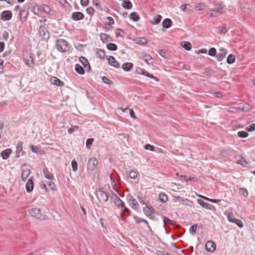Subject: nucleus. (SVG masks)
I'll return each mask as SVG.
<instances>
[{"mask_svg": "<svg viewBox=\"0 0 255 255\" xmlns=\"http://www.w3.org/2000/svg\"><path fill=\"white\" fill-rule=\"evenodd\" d=\"M55 47L59 51L65 52L69 50L70 45L66 40L58 39L55 41Z\"/></svg>", "mask_w": 255, "mask_h": 255, "instance_id": "obj_1", "label": "nucleus"}, {"mask_svg": "<svg viewBox=\"0 0 255 255\" xmlns=\"http://www.w3.org/2000/svg\"><path fill=\"white\" fill-rule=\"evenodd\" d=\"M143 208L144 213L150 219H153L155 217L153 215L154 210L153 207L150 204H147Z\"/></svg>", "mask_w": 255, "mask_h": 255, "instance_id": "obj_2", "label": "nucleus"}, {"mask_svg": "<svg viewBox=\"0 0 255 255\" xmlns=\"http://www.w3.org/2000/svg\"><path fill=\"white\" fill-rule=\"evenodd\" d=\"M28 213L32 216L38 219H44L40 209L37 208H30L27 210Z\"/></svg>", "mask_w": 255, "mask_h": 255, "instance_id": "obj_3", "label": "nucleus"}, {"mask_svg": "<svg viewBox=\"0 0 255 255\" xmlns=\"http://www.w3.org/2000/svg\"><path fill=\"white\" fill-rule=\"evenodd\" d=\"M127 199L129 205L134 210H137L139 208V205L137 201L130 194L127 196Z\"/></svg>", "mask_w": 255, "mask_h": 255, "instance_id": "obj_4", "label": "nucleus"}, {"mask_svg": "<svg viewBox=\"0 0 255 255\" xmlns=\"http://www.w3.org/2000/svg\"><path fill=\"white\" fill-rule=\"evenodd\" d=\"M21 179L23 181H25L31 173L30 170L27 168L25 164H23L21 167Z\"/></svg>", "mask_w": 255, "mask_h": 255, "instance_id": "obj_5", "label": "nucleus"}, {"mask_svg": "<svg viewBox=\"0 0 255 255\" xmlns=\"http://www.w3.org/2000/svg\"><path fill=\"white\" fill-rule=\"evenodd\" d=\"M39 33L43 39L47 40L49 38V33L44 25H40L39 28Z\"/></svg>", "mask_w": 255, "mask_h": 255, "instance_id": "obj_6", "label": "nucleus"}, {"mask_svg": "<svg viewBox=\"0 0 255 255\" xmlns=\"http://www.w3.org/2000/svg\"><path fill=\"white\" fill-rule=\"evenodd\" d=\"M98 164V160L96 158L93 157L90 159L87 163V169L93 171Z\"/></svg>", "mask_w": 255, "mask_h": 255, "instance_id": "obj_7", "label": "nucleus"}, {"mask_svg": "<svg viewBox=\"0 0 255 255\" xmlns=\"http://www.w3.org/2000/svg\"><path fill=\"white\" fill-rule=\"evenodd\" d=\"M97 197L99 200H101L104 202H107L109 200V195L102 188L99 189Z\"/></svg>", "mask_w": 255, "mask_h": 255, "instance_id": "obj_8", "label": "nucleus"}, {"mask_svg": "<svg viewBox=\"0 0 255 255\" xmlns=\"http://www.w3.org/2000/svg\"><path fill=\"white\" fill-rule=\"evenodd\" d=\"M33 179L34 177L31 176L26 183L25 188L28 192H30L33 190L34 185Z\"/></svg>", "mask_w": 255, "mask_h": 255, "instance_id": "obj_9", "label": "nucleus"}, {"mask_svg": "<svg viewBox=\"0 0 255 255\" xmlns=\"http://www.w3.org/2000/svg\"><path fill=\"white\" fill-rule=\"evenodd\" d=\"M205 248L207 251L212 252L216 249V244L213 241H209L206 243Z\"/></svg>", "mask_w": 255, "mask_h": 255, "instance_id": "obj_10", "label": "nucleus"}, {"mask_svg": "<svg viewBox=\"0 0 255 255\" xmlns=\"http://www.w3.org/2000/svg\"><path fill=\"white\" fill-rule=\"evenodd\" d=\"M12 17V12L9 10H4L1 14V18L3 20H9Z\"/></svg>", "mask_w": 255, "mask_h": 255, "instance_id": "obj_11", "label": "nucleus"}, {"mask_svg": "<svg viewBox=\"0 0 255 255\" xmlns=\"http://www.w3.org/2000/svg\"><path fill=\"white\" fill-rule=\"evenodd\" d=\"M220 53L216 55L217 60L218 61H222L227 53V50L224 48L220 49Z\"/></svg>", "mask_w": 255, "mask_h": 255, "instance_id": "obj_12", "label": "nucleus"}, {"mask_svg": "<svg viewBox=\"0 0 255 255\" xmlns=\"http://www.w3.org/2000/svg\"><path fill=\"white\" fill-rule=\"evenodd\" d=\"M72 15V18L75 21L81 20L84 17L83 13L79 11L73 12Z\"/></svg>", "mask_w": 255, "mask_h": 255, "instance_id": "obj_13", "label": "nucleus"}, {"mask_svg": "<svg viewBox=\"0 0 255 255\" xmlns=\"http://www.w3.org/2000/svg\"><path fill=\"white\" fill-rule=\"evenodd\" d=\"M50 82L52 84L58 86H63L64 85L63 81L56 77H52L50 78Z\"/></svg>", "mask_w": 255, "mask_h": 255, "instance_id": "obj_14", "label": "nucleus"}, {"mask_svg": "<svg viewBox=\"0 0 255 255\" xmlns=\"http://www.w3.org/2000/svg\"><path fill=\"white\" fill-rule=\"evenodd\" d=\"M215 6L216 8L215 10H216L219 14L225 12L226 9V6L221 3H216Z\"/></svg>", "mask_w": 255, "mask_h": 255, "instance_id": "obj_15", "label": "nucleus"}, {"mask_svg": "<svg viewBox=\"0 0 255 255\" xmlns=\"http://www.w3.org/2000/svg\"><path fill=\"white\" fill-rule=\"evenodd\" d=\"M80 60L82 63L83 67L89 72L90 70V65L87 59L84 57H81Z\"/></svg>", "mask_w": 255, "mask_h": 255, "instance_id": "obj_16", "label": "nucleus"}, {"mask_svg": "<svg viewBox=\"0 0 255 255\" xmlns=\"http://www.w3.org/2000/svg\"><path fill=\"white\" fill-rule=\"evenodd\" d=\"M109 63L115 68H119L120 64L115 58L112 56H109L108 58Z\"/></svg>", "mask_w": 255, "mask_h": 255, "instance_id": "obj_17", "label": "nucleus"}, {"mask_svg": "<svg viewBox=\"0 0 255 255\" xmlns=\"http://www.w3.org/2000/svg\"><path fill=\"white\" fill-rule=\"evenodd\" d=\"M114 203L115 205L118 208H122L124 206L125 203L116 194H115Z\"/></svg>", "mask_w": 255, "mask_h": 255, "instance_id": "obj_18", "label": "nucleus"}, {"mask_svg": "<svg viewBox=\"0 0 255 255\" xmlns=\"http://www.w3.org/2000/svg\"><path fill=\"white\" fill-rule=\"evenodd\" d=\"M238 108L245 112H248L252 109L250 104L248 103H240L238 104Z\"/></svg>", "mask_w": 255, "mask_h": 255, "instance_id": "obj_19", "label": "nucleus"}, {"mask_svg": "<svg viewBox=\"0 0 255 255\" xmlns=\"http://www.w3.org/2000/svg\"><path fill=\"white\" fill-rule=\"evenodd\" d=\"M197 202L202 207H203V208L211 210L212 207H213L212 205L208 204L207 203L204 202V201L203 200H202V199H198Z\"/></svg>", "mask_w": 255, "mask_h": 255, "instance_id": "obj_20", "label": "nucleus"}, {"mask_svg": "<svg viewBox=\"0 0 255 255\" xmlns=\"http://www.w3.org/2000/svg\"><path fill=\"white\" fill-rule=\"evenodd\" d=\"M42 171L44 176L47 179L51 180L54 179L53 175L49 172L48 169L47 167H45L44 168H43Z\"/></svg>", "mask_w": 255, "mask_h": 255, "instance_id": "obj_21", "label": "nucleus"}, {"mask_svg": "<svg viewBox=\"0 0 255 255\" xmlns=\"http://www.w3.org/2000/svg\"><path fill=\"white\" fill-rule=\"evenodd\" d=\"M134 41L135 43L141 45H145L147 43V39L144 37L136 38L134 39Z\"/></svg>", "mask_w": 255, "mask_h": 255, "instance_id": "obj_22", "label": "nucleus"}, {"mask_svg": "<svg viewBox=\"0 0 255 255\" xmlns=\"http://www.w3.org/2000/svg\"><path fill=\"white\" fill-rule=\"evenodd\" d=\"M101 40L104 43L112 41V37L105 33H101L100 35Z\"/></svg>", "mask_w": 255, "mask_h": 255, "instance_id": "obj_23", "label": "nucleus"}, {"mask_svg": "<svg viewBox=\"0 0 255 255\" xmlns=\"http://www.w3.org/2000/svg\"><path fill=\"white\" fill-rule=\"evenodd\" d=\"M11 152V150L9 148H7L4 150H3L1 152V156L3 159H7L8 157L9 156V155L10 153Z\"/></svg>", "mask_w": 255, "mask_h": 255, "instance_id": "obj_24", "label": "nucleus"}, {"mask_svg": "<svg viewBox=\"0 0 255 255\" xmlns=\"http://www.w3.org/2000/svg\"><path fill=\"white\" fill-rule=\"evenodd\" d=\"M172 24V20L169 18H165L162 21V26L165 28H168L171 26Z\"/></svg>", "mask_w": 255, "mask_h": 255, "instance_id": "obj_25", "label": "nucleus"}, {"mask_svg": "<svg viewBox=\"0 0 255 255\" xmlns=\"http://www.w3.org/2000/svg\"><path fill=\"white\" fill-rule=\"evenodd\" d=\"M133 64L130 62L125 63L123 64L122 67L125 71H129L133 67Z\"/></svg>", "mask_w": 255, "mask_h": 255, "instance_id": "obj_26", "label": "nucleus"}, {"mask_svg": "<svg viewBox=\"0 0 255 255\" xmlns=\"http://www.w3.org/2000/svg\"><path fill=\"white\" fill-rule=\"evenodd\" d=\"M75 71L79 74L83 75L85 73V71L82 66L79 64H76L75 67Z\"/></svg>", "mask_w": 255, "mask_h": 255, "instance_id": "obj_27", "label": "nucleus"}, {"mask_svg": "<svg viewBox=\"0 0 255 255\" xmlns=\"http://www.w3.org/2000/svg\"><path fill=\"white\" fill-rule=\"evenodd\" d=\"M122 6L126 9H130L132 7V3L129 0H124Z\"/></svg>", "mask_w": 255, "mask_h": 255, "instance_id": "obj_28", "label": "nucleus"}, {"mask_svg": "<svg viewBox=\"0 0 255 255\" xmlns=\"http://www.w3.org/2000/svg\"><path fill=\"white\" fill-rule=\"evenodd\" d=\"M25 63L29 67L33 68L34 65L33 60L31 56L25 59Z\"/></svg>", "mask_w": 255, "mask_h": 255, "instance_id": "obj_29", "label": "nucleus"}, {"mask_svg": "<svg viewBox=\"0 0 255 255\" xmlns=\"http://www.w3.org/2000/svg\"><path fill=\"white\" fill-rule=\"evenodd\" d=\"M30 148L31 151L34 153L42 154L43 152V150H41L37 146H34L31 144L30 145Z\"/></svg>", "mask_w": 255, "mask_h": 255, "instance_id": "obj_30", "label": "nucleus"}, {"mask_svg": "<svg viewBox=\"0 0 255 255\" xmlns=\"http://www.w3.org/2000/svg\"><path fill=\"white\" fill-rule=\"evenodd\" d=\"M129 17L130 18L134 21H137L139 19V16L136 12L131 13Z\"/></svg>", "mask_w": 255, "mask_h": 255, "instance_id": "obj_31", "label": "nucleus"}, {"mask_svg": "<svg viewBox=\"0 0 255 255\" xmlns=\"http://www.w3.org/2000/svg\"><path fill=\"white\" fill-rule=\"evenodd\" d=\"M140 57L144 59L145 61H146L147 63H148V61L152 59L151 57L148 55L147 54L145 53H143L140 54Z\"/></svg>", "mask_w": 255, "mask_h": 255, "instance_id": "obj_32", "label": "nucleus"}, {"mask_svg": "<svg viewBox=\"0 0 255 255\" xmlns=\"http://www.w3.org/2000/svg\"><path fill=\"white\" fill-rule=\"evenodd\" d=\"M236 60L235 56L232 54L229 55L227 59V62L228 64H233L235 62Z\"/></svg>", "mask_w": 255, "mask_h": 255, "instance_id": "obj_33", "label": "nucleus"}, {"mask_svg": "<svg viewBox=\"0 0 255 255\" xmlns=\"http://www.w3.org/2000/svg\"><path fill=\"white\" fill-rule=\"evenodd\" d=\"M159 199L163 203L166 202L168 200V197L164 193H161L159 194Z\"/></svg>", "mask_w": 255, "mask_h": 255, "instance_id": "obj_34", "label": "nucleus"}, {"mask_svg": "<svg viewBox=\"0 0 255 255\" xmlns=\"http://www.w3.org/2000/svg\"><path fill=\"white\" fill-rule=\"evenodd\" d=\"M143 71V74H142L143 75L145 76L146 77H149L150 78L153 79L156 81H158V79L157 77L154 76L152 74H150L145 69Z\"/></svg>", "mask_w": 255, "mask_h": 255, "instance_id": "obj_35", "label": "nucleus"}, {"mask_svg": "<svg viewBox=\"0 0 255 255\" xmlns=\"http://www.w3.org/2000/svg\"><path fill=\"white\" fill-rule=\"evenodd\" d=\"M181 45L186 50H189L191 49V44L188 42H182Z\"/></svg>", "mask_w": 255, "mask_h": 255, "instance_id": "obj_36", "label": "nucleus"}, {"mask_svg": "<svg viewBox=\"0 0 255 255\" xmlns=\"http://www.w3.org/2000/svg\"><path fill=\"white\" fill-rule=\"evenodd\" d=\"M107 48L109 50L116 51L117 49V46L114 43H110L107 45Z\"/></svg>", "mask_w": 255, "mask_h": 255, "instance_id": "obj_37", "label": "nucleus"}, {"mask_svg": "<svg viewBox=\"0 0 255 255\" xmlns=\"http://www.w3.org/2000/svg\"><path fill=\"white\" fill-rule=\"evenodd\" d=\"M135 222L137 223H139L140 222H143L150 229V227L148 224V222L144 219H142L141 218H139V217H135Z\"/></svg>", "mask_w": 255, "mask_h": 255, "instance_id": "obj_38", "label": "nucleus"}, {"mask_svg": "<svg viewBox=\"0 0 255 255\" xmlns=\"http://www.w3.org/2000/svg\"><path fill=\"white\" fill-rule=\"evenodd\" d=\"M22 145L23 143L22 141H19L17 143L16 149V153L19 154L20 152L22 150Z\"/></svg>", "mask_w": 255, "mask_h": 255, "instance_id": "obj_39", "label": "nucleus"}, {"mask_svg": "<svg viewBox=\"0 0 255 255\" xmlns=\"http://www.w3.org/2000/svg\"><path fill=\"white\" fill-rule=\"evenodd\" d=\"M158 54L161 55L162 57L167 58L168 56V54L167 51L165 49H161L159 51Z\"/></svg>", "mask_w": 255, "mask_h": 255, "instance_id": "obj_40", "label": "nucleus"}, {"mask_svg": "<svg viewBox=\"0 0 255 255\" xmlns=\"http://www.w3.org/2000/svg\"><path fill=\"white\" fill-rule=\"evenodd\" d=\"M248 132L245 131H240L238 132V135L241 138H245L249 136Z\"/></svg>", "mask_w": 255, "mask_h": 255, "instance_id": "obj_41", "label": "nucleus"}, {"mask_svg": "<svg viewBox=\"0 0 255 255\" xmlns=\"http://www.w3.org/2000/svg\"><path fill=\"white\" fill-rule=\"evenodd\" d=\"M162 18V16L160 15H157L156 16L154 17L153 21L152 22L153 24H158Z\"/></svg>", "mask_w": 255, "mask_h": 255, "instance_id": "obj_42", "label": "nucleus"}, {"mask_svg": "<svg viewBox=\"0 0 255 255\" xmlns=\"http://www.w3.org/2000/svg\"><path fill=\"white\" fill-rule=\"evenodd\" d=\"M94 138H88L86 141V147L88 149H90L91 145L94 141Z\"/></svg>", "mask_w": 255, "mask_h": 255, "instance_id": "obj_43", "label": "nucleus"}, {"mask_svg": "<svg viewBox=\"0 0 255 255\" xmlns=\"http://www.w3.org/2000/svg\"><path fill=\"white\" fill-rule=\"evenodd\" d=\"M97 54L101 59L104 58L106 55L105 50L102 49H100L98 50Z\"/></svg>", "mask_w": 255, "mask_h": 255, "instance_id": "obj_44", "label": "nucleus"}, {"mask_svg": "<svg viewBox=\"0 0 255 255\" xmlns=\"http://www.w3.org/2000/svg\"><path fill=\"white\" fill-rule=\"evenodd\" d=\"M197 225L194 224L190 228L189 231L191 234L194 235L195 234L197 230Z\"/></svg>", "mask_w": 255, "mask_h": 255, "instance_id": "obj_45", "label": "nucleus"}, {"mask_svg": "<svg viewBox=\"0 0 255 255\" xmlns=\"http://www.w3.org/2000/svg\"><path fill=\"white\" fill-rule=\"evenodd\" d=\"M238 163L243 165L244 166H247L249 164L248 162L246 161V159L243 157H242L241 159L239 160Z\"/></svg>", "mask_w": 255, "mask_h": 255, "instance_id": "obj_46", "label": "nucleus"}, {"mask_svg": "<svg viewBox=\"0 0 255 255\" xmlns=\"http://www.w3.org/2000/svg\"><path fill=\"white\" fill-rule=\"evenodd\" d=\"M208 54L212 56H214L216 54V49L214 48H211L208 51Z\"/></svg>", "mask_w": 255, "mask_h": 255, "instance_id": "obj_47", "label": "nucleus"}, {"mask_svg": "<svg viewBox=\"0 0 255 255\" xmlns=\"http://www.w3.org/2000/svg\"><path fill=\"white\" fill-rule=\"evenodd\" d=\"M71 165H72L73 170L74 171H76L78 169L77 162L75 160H73L71 162Z\"/></svg>", "mask_w": 255, "mask_h": 255, "instance_id": "obj_48", "label": "nucleus"}, {"mask_svg": "<svg viewBox=\"0 0 255 255\" xmlns=\"http://www.w3.org/2000/svg\"><path fill=\"white\" fill-rule=\"evenodd\" d=\"M102 81L104 83L108 84H111L113 83V82L111 80L109 79L108 78L105 76L103 77Z\"/></svg>", "mask_w": 255, "mask_h": 255, "instance_id": "obj_49", "label": "nucleus"}, {"mask_svg": "<svg viewBox=\"0 0 255 255\" xmlns=\"http://www.w3.org/2000/svg\"><path fill=\"white\" fill-rule=\"evenodd\" d=\"M227 219L229 221L233 223L236 219L235 218L233 213L229 214L227 216Z\"/></svg>", "mask_w": 255, "mask_h": 255, "instance_id": "obj_50", "label": "nucleus"}, {"mask_svg": "<svg viewBox=\"0 0 255 255\" xmlns=\"http://www.w3.org/2000/svg\"><path fill=\"white\" fill-rule=\"evenodd\" d=\"M129 176L131 179H135L137 177V173L133 170H131L129 172Z\"/></svg>", "mask_w": 255, "mask_h": 255, "instance_id": "obj_51", "label": "nucleus"}, {"mask_svg": "<svg viewBox=\"0 0 255 255\" xmlns=\"http://www.w3.org/2000/svg\"><path fill=\"white\" fill-rule=\"evenodd\" d=\"M163 223L164 225L172 224V221L170 220L166 217H163Z\"/></svg>", "mask_w": 255, "mask_h": 255, "instance_id": "obj_52", "label": "nucleus"}, {"mask_svg": "<svg viewBox=\"0 0 255 255\" xmlns=\"http://www.w3.org/2000/svg\"><path fill=\"white\" fill-rule=\"evenodd\" d=\"M233 223H236L240 228H242L244 226L243 222L239 219H236Z\"/></svg>", "mask_w": 255, "mask_h": 255, "instance_id": "obj_53", "label": "nucleus"}, {"mask_svg": "<svg viewBox=\"0 0 255 255\" xmlns=\"http://www.w3.org/2000/svg\"><path fill=\"white\" fill-rule=\"evenodd\" d=\"M174 198L176 202H178L180 204H184L183 202L185 200L183 198L180 196H175Z\"/></svg>", "mask_w": 255, "mask_h": 255, "instance_id": "obj_54", "label": "nucleus"}, {"mask_svg": "<svg viewBox=\"0 0 255 255\" xmlns=\"http://www.w3.org/2000/svg\"><path fill=\"white\" fill-rule=\"evenodd\" d=\"M247 129L250 132L254 131L255 130V124H253L250 125L247 128Z\"/></svg>", "mask_w": 255, "mask_h": 255, "instance_id": "obj_55", "label": "nucleus"}, {"mask_svg": "<svg viewBox=\"0 0 255 255\" xmlns=\"http://www.w3.org/2000/svg\"><path fill=\"white\" fill-rule=\"evenodd\" d=\"M137 199L139 202L141 203L142 205H145L146 204H147V203L145 202V199L143 198L142 196H138Z\"/></svg>", "mask_w": 255, "mask_h": 255, "instance_id": "obj_56", "label": "nucleus"}, {"mask_svg": "<svg viewBox=\"0 0 255 255\" xmlns=\"http://www.w3.org/2000/svg\"><path fill=\"white\" fill-rule=\"evenodd\" d=\"M211 12L210 13V16L211 17H215L219 16V14L215 10H212Z\"/></svg>", "mask_w": 255, "mask_h": 255, "instance_id": "obj_57", "label": "nucleus"}, {"mask_svg": "<svg viewBox=\"0 0 255 255\" xmlns=\"http://www.w3.org/2000/svg\"><path fill=\"white\" fill-rule=\"evenodd\" d=\"M87 12L90 15H93L94 9L93 7H90L86 9Z\"/></svg>", "mask_w": 255, "mask_h": 255, "instance_id": "obj_58", "label": "nucleus"}, {"mask_svg": "<svg viewBox=\"0 0 255 255\" xmlns=\"http://www.w3.org/2000/svg\"><path fill=\"white\" fill-rule=\"evenodd\" d=\"M241 193L244 195L245 196H247L248 195V191L247 189L245 188H241L240 190Z\"/></svg>", "mask_w": 255, "mask_h": 255, "instance_id": "obj_59", "label": "nucleus"}, {"mask_svg": "<svg viewBox=\"0 0 255 255\" xmlns=\"http://www.w3.org/2000/svg\"><path fill=\"white\" fill-rule=\"evenodd\" d=\"M122 208H123L122 211L125 214L127 213L128 214H129L130 213V211L129 209L126 207L125 204L124 205V206H123Z\"/></svg>", "mask_w": 255, "mask_h": 255, "instance_id": "obj_60", "label": "nucleus"}, {"mask_svg": "<svg viewBox=\"0 0 255 255\" xmlns=\"http://www.w3.org/2000/svg\"><path fill=\"white\" fill-rule=\"evenodd\" d=\"M145 149H147V150H151V151H154V147L150 145V144H146L145 145Z\"/></svg>", "mask_w": 255, "mask_h": 255, "instance_id": "obj_61", "label": "nucleus"}, {"mask_svg": "<svg viewBox=\"0 0 255 255\" xmlns=\"http://www.w3.org/2000/svg\"><path fill=\"white\" fill-rule=\"evenodd\" d=\"M2 36L4 40H7L8 38L9 34L7 31H4L2 33Z\"/></svg>", "mask_w": 255, "mask_h": 255, "instance_id": "obj_62", "label": "nucleus"}, {"mask_svg": "<svg viewBox=\"0 0 255 255\" xmlns=\"http://www.w3.org/2000/svg\"><path fill=\"white\" fill-rule=\"evenodd\" d=\"M48 184L49 188L51 189H52V190L54 189V187H55V185L53 181H51L48 182Z\"/></svg>", "mask_w": 255, "mask_h": 255, "instance_id": "obj_63", "label": "nucleus"}, {"mask_svg": "<svg viewBox=\"0 0 255 255\" xmlns=\"http://www.w3.org/2000/svg\"><path fill=\"white\" fill-rule=\"evenodd\" d=\"M107 20L108 21L109 23V25H112L114 24V21L113 18L111 16H108L107 18Z\"/></svg>", "mask_w": 255, "mask_h": 255, "instance_id": "obj_64", "label": "nucleus"}]
</instances>
